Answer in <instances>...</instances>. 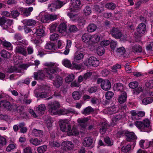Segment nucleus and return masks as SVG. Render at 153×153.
I'll use <instances>...</instances> for the list:
<instances>
[{
	"label": "nucleus",
	"instance_id": "obj_42",
	"mask_svg": "<svg viewBox=\"0 0 153 153\" xmlns=\"http://www.w3.org/2000/svg\"><path fill=\"white\" fill-rule=\"evenodd\" d=\"M153 102V99L150 97H146L142 101V103L144 105H147L152 103Z\"/></svg>",
	"mask_w": 153,
	"mask_h": 153
},
{
	"label": "nucleus",
	"instance_id": "obj_43",
	"mask_svg": "<svg viewBox=\"0 0 153 153\" xmlns=\"http://www.w3.org/2000/svg\"><path fill=\"white\" fill-rule=\"evenodd\" d=\"M62 64L65 67L71 68L72 64L70 61L67 59H65L62 61Z\"/></svg>",
	"mask_w": 153,
	"mask_h": 153
},
{
	"label": "nucleus",
	"instance_id": "obj_12",
	"mask_svg": "<svg viewBox=\"0 0 153 153\" xmlns=\"http://www.w3.org/2000/svg\"><path fill=\"white\" fill-rule=\"evenodd\" d=\"M15 52L16 53L21 54L25 56L27 55L26 48L20 45H17L16 46L15 50Z\"/></svg>",
	"mask_w": 153,
	"mask_h": 153
},
{
	"label": "nucleus",
	"instance_id": "obj_41",
	"mask_svg": "<svg viewBox=\"0 0 153 153\" xmlns=\"http://www.w3.org/2000/svg\"><path fill=\"white\" fill-rule=\"evenodd\" d=\"M0 54L2 57L6 58H8L11 56L8 52L4 50L1 51Z\"/></svg>",
	"mask_w": 153,
	"mask_h": 153
},
{
	"label": "nucleus",
	"instance_id": "obj_23",
	"mask_svg": "<svg viewBox=\"0 0 153 153\" xmlns=\"http://www.w3.org/2000/svg\"><path fill=\"white\" fill-rule=\"evenodd\" d=\"M127 98V95L126 92H123V93L118 97V102L120 104L123 103L126 101Z\"/></svg>",
	"mask_w": 153,
	"mask_h": 153
},
{
	"label": "nucleus",
	"instance_id": "obj_34",
	"mask_svg": "<svg viewBox=\"0 0 153 153\" xmlns=\"http://www.w3.org/2000/svg\"><path fill=\"white\" fill-rule=\"evenodd\" d=\"M84 55L82 53L76 52L74 54V61L76 62L82 59Z\"/></svg>",
	"mask_w": 153,
	"mask_h": 153
},
{
	"label": "nucleus",
	"instance_id": "obj_9",
	"mask_svg": "<svg viewBox=\"0 0 153 153\" xmlns=\"http://www.w3.org/2000/svg\"><path fill=\"white\" fill-rule=\"evenodd\" d=\"M13 24L12 20L8 19L6 20L4 17L0 18V25L4 29L7 30L9 27Z\"/></svg>",
	"mask_w": 153,
	"mask_h": 153
},
{
	"label": "nucleus",
	"instance_id": "obj_29",
	"mask_svg": "<svg viewBox=\"0 0 153 153\" xmlns=\"http://www.w3.org/2000/svg\"><path fill=\"white\" fill-rule=\"evenodd\" d=\"M30 143L35 146H37L41 144L42 141L39 140L38 139L33 137L30 139L29 140Z\"/></svg>",
	"mask_w": 153,
	"mask_h": 153
},
{
	"label": "nucleus",
	"instance_id": "obj_4",
	"mask_svg": "<svg viewBox=\"0 0 153 153\" xmlns=\"http://www.w3.org/2000/svg\"><path fill=\"white\" fill-rule=\"evenodd\" d=\"M0 107L6 109L10 111L13 109V110L20 112L22 111V108L20 106H17L16 105H11L10 103L7 100L0 101Z\"/></svg>",
	"mask_w": 153,
	"mask_h": 153
},
{
	"label": "nucleus",
	"instance_id": "obj_60",
	"mask_svg": "<svg viewBox=\"0 0 153 153\" xmlns=\"http://www.w3.org/2000/svg\"><path fill=\"white\" fill-rule=\"evenodd\" d=\"M81 68V65L75 63H72L70 68L71 69H75L76 70H79Z\"/></svg>",
	"mask_w": 153,
	"mask_h": 153
},
{
	"label": "nucleus",
	"instance_id": "obj_52",
	"mask_svg": "<svg viewBox=\"0 0 153 153\" xmlns=\"http://www.w3.org/2000/svg\"><path fill=\"white\" fill-rule=\"evenodd\" d=\"M47 149L46 145H43L39 146L37 148V151L39 153H43L46 151Z\"/></svg>",
	"mask_w": 153,
	"mask_h": 153
},
{
	"label": "nucleus",
	"instance_id": "obj_33",
	"mask_svg": "<svg viewBox=\"0 0 153 153\" xmlns=\"http://www.w3.org/2000/svg\"><path fill=\"white\" fill-rule=\"evenodd\" d=\"M23 22L24 23L29 26L35 25L36 24V21L33 19H25Z\"/></svg>",
	"mask_w": 153,
	"mask_h": 153
},
{
	"label": "nucleus",
	"instance_id": "obj_28",
	"mask_svg": "<svg viewBox=\"0 0 153 153\" xmlns=\"http://www.w3.org/2000/svg\"><path fill=\"white\" fill-rule=\"evenodd\" d=\"M46 108L44 104H41L36 108V111L39 114H41L44 113Z\"/></svg>",
	"mask_w": 153,
	"mask_h": 153
},
{
	"label": "nucleus",
	"instance_id": "obj_45",
	"mask_svg": "<svg viewBox=\"0 0 153 153\" xmlns=\"http://www.w3.org/2000/svg\"><path fill=\"white\" fill-rule=\"evenodd\" d=\"M42 131L39 130L34 129L32 131V134L36 137L40 136L42 134Z\"/></svg>",
	"mask_w": 153,
	"mask_h": 153
},
{
	"label": "nucleus",
	"instance_id": "obj_11",
	"mask_svg": "<svg viewBox=\"0 0 153 153\" xmlns=\"http://www.w3.org/2000/svg\"><path fill=\"white\" fill-rule=\"evenodd\" d=\"M69 9L71 11L75 10L81 7L80 0H71Z\"/></svg>",
	"mask_w": 153,
	"mask_h": 153
},
{
	"label": "nucleus",
	"instance_id": "obj_55",
	"mask_svg": "<svg viewBox=\"0 0 153 153\" xmlns=\"http://www.w3.org/2000/svg\"><path fill=\"white\" fill-rule=\"evenodd\" d=\"M2 45L4 47L10 48V50L12 48V46L11 43L10 42H7L5 40L4 41L2 40Z\"/></svg>",
	"mask_w": 153,
	"mask_h": 153
},
{
	"label": "nucleus",
	"instance_id": "obj_18",
	"mask_svg": "<svg viewBox=\"0 0 153 153\" xmlns=\"http://www.w3.org/2000/svg\"><path fill=\"white\" fill-rule=\"evenodd\" d=\"M146 30V25L143 23H141L139 24L137 28V32L140 34L144 33Z\"/></svg>",
	"mask_w": 153,
	"mask_h": 153
},
{
	"label": "nucleus",
	"instance_id": "obj_24",
	"mask_svg": "<svg viewBox=\"0 0 153 153\" xmlns=\"http://www.w3.org/2000/svg\"><path fill=\"white\" fill-rule=\"evenodd\" d=\"M100 37L97 34L91 35L90 43L92 44L97 43L100 40Z\"/></svg>",
	"mask_w": 153,
	"mask_h": 153
},
{
	"label": "nucleus",
	"instance_id": "obj_49",
	"mask_svg": "<svg viewBox=\"0 0 153 153\" xmlns=\"http://www.w3.org/2000/svg\"><path fill=\"white\" fill-rule=\"evenodd\" d=\"M16 44L18 45L22 46V47L27 46L28 44V42L25 39H23L22 40L17 42L15 43Z\"/></svg>",
	"mask_w": 153,
	"mask_h": 153
},
{
	"label": "nucleus",
	"instance_id": "obj_36",
	"mask_svg": "<svg viewBox=\"0 0 153 153\" xmlns=\"http://www.w3.org/2000/svg\"><path fill=\"white\" fill-rule=\"evenodd\" d=\"M113 89L115 91H120L123 93V87L122 85L120 83H118L115 84L113 87Z\"/></svg>",
	"mask_w": 153,
	"mask_h": 153
},
{
	"label": "nucleus",
	"instance_id": "obj_21",
	"mask_svg": "<svg viewBox=\"0 0 153 153\" xmlns=\"http://www.w3.org/2000/svg\"><path fill=\"white\" fill-rule=\"evenodd\" d=\"M33 10V8L32 7H30L27 8H20V10L21 12L24 15L26 16H29L31 14V12Z\"/></svg>",
	"mask_w": 153,
	"mask_h": 153
},
{
	"label": "nucleus",
	"instance_id": "obj_46",
	"mask_svg": "<svg viewBox=\"0 0 153 153\" xmlns=\"http://www.w3.org/2000/svg\"><path fill=\"white\" fill-rule=\"evenodd\" d=\"M97 52L98 55H102L105 52V50L103 47L99 46L97 49Z\"/></svg>",
	"mask_w": 153,
	"mask_h": 153
},
{
	"label": "nucleus",
	"instance_id": "obj_39",
	"mask_svg": "<svg viewBox=\"0 0 153 153\" xmlns=\"http://www.w3.org/2000/svg\"><path fill=\"white\" fill-rule=\"evenodd\" d=\"M97 26L94 24H91L89 25L87 28L88 31L90 33L93 32L96 30Z\"/></svg>",
	"mask_w": 153,
	"mask_h": 153
},
{
	"label": "nucleus",
	"instance_id": "obj_62",
	"mask_svg": "<svg viewBox=\"0 0 153 153\" xmlns=\"http://www.w3.org/2000/svg\"><path fill=\"white\" fill-rule=\"evenodd\" d=\"M121 68V65H120L117 64L112 66L111 67V69L112 72H117V70L120 69Z\"/></svg>",
	"mask_w": 153,
	"mask_h": 153
},
{
	"label": "nucleus",
	"instance_id": "obj_50",
	"mask_svg": "<svg viewBox=\"0 0 153 153\" xmlns=\"http://www.w3.org/2000/svg\"><path fill=\"white\" fill-rule=\"evenodd\" d=\"M93 111V109L91 106H88L85 108L82 113L83 114H88Z\"/></svg>",
	"mask_w": 153,
	"mask_h": 153
},
{
	"label": "nucleus",
	"instance_id": "obj_38",
	"mask_svg": "<svg viewBox=\"0 0 153 153\" xmlns=\"http://www.w3.org/2000/svg\"><path fill=\"white\" fill-rule=\"evenodd\" d=\"M7 72L9 73H12L14 72H20V71L19 70L17 65H15L14 66H12L8 68Z\"/></svg>",
	"mask_w": 153,
	"mask_h": 153
},
{
	"label": "nucleus",
	"instance_id": "obj_35",
	"mask_svg": "<svg viewBox=\"0 0 153 153\" xmlns=\"http://www.w3.org/2000/svg\"><path fill=\"white\" fill-rule=\"evenodd\" d=\"M53 122V120L51 118L49 117H47L46 120L45 121V123L48 129L50 128L52 126V124Z\"/></svg>",
	"mask_w": 153,
	"mask_h": 153
},
{
	"label": "nucleus",
	"instance_id": "obj_25",
	"mask_svg": "<svg viewBox=\"0 0 153 153\" xmlns=\"http://www.w3.org/2000/svg\"><path fill=\"white\" fill-rule=\"evenodd\" d=\"M45 48L48 52L52 53L55 50V45L53 43H48L46 44Z\"/></svg>",
	"mask_w": 153,
	"mask_h": 153
},
{
	"label": "nucleus",
	"instance_id": "obj_61",
	"mask_svg": "<svg viewBox=\"0 0 153 153\" xmlns=\"http://www.w3.org/2000/svg\"><path fill=\"white\" fill-rule=\"evenodd\" d=\"M146 86L149 88H152L153 87V80L147 81L146 83Z\"/></svg>",
	"mask_w": 153,
	"mask_h": 153
},
{
	"label": "nucleus",
	"instance_id": "obj_37",
	"mask_svg": "<svg viewBox=\"0 0 153 153\" xmlns=\"http://www.w3.org/2000/svg\"><path fill=\"white\" fill-rule=\"evenodd\" d=\"M59 7L58 5H56L54 1L48 5V8L51 12L55 11L56 9H59Z\"/></svg>",
	"mask_w": 153,
	"mask_h": 153
},
{
	"label": "nucleus",
	"instance_id": "obj_6",
	"mask_svg": "<svg viewBox=\"0 0 153 153\" xmlns=\"http://www.w3.org/2000/svg\"><path fill=\"white\" fill-rule=\"evenodd\" d=\"M59 103L57 101H54L51 103V106L49 109V112L52 114L56 115L59 113Z\"/></svg>",
	"mask_w": 153,
	"mask_h": 153
},
{
	"label": "nucleus",
	"instance_id": "obj_10",
	"mask_svg": "<svg viewBox=\"0 0 153 153\" xmlns=\"http://www.w3.org/2000/svg\"><path fill=\"white\" fill-rule=\"evenodd\" d=\"M130 113L131 117L133 119L136 120H139L143 117L145 114V112L143 111H137L135 110L131 111Z\"/></svg>",
	"mask_w": 153,
	"mask_h": 153
},
{
	"label": "nucleus",
	"instance_id": "obj_13",
	"mask_svg": "<svg viewBox=\"0 0 153 153\" xmlns=\"http://www.w3.org/2000/svg\"><path fill=\"white\" fill-rule=\"evenodd\" d=\"M38 20L43 23L48 22H49L48 14H46L44 12L40 13L37 17Z\"/></svg>",
	"mask_w": 153,
	"mask_h": 153
},
{
	"label": "nucleus",
	"instance_id": "obj_8",
	"mask_svg": "<svg viewBox=\"0 0 153 153\" xmlns=\"http://www.w3.org/2000/svg\"><path fill=\"white\" fill-rule=\"evenodd\" d=\"M97 82L98 84L101 83V88L104 90H108L111 87V83L108 79L103 80L99 78L98 79Z\"/></svg>",
	"mask_w": 153,
	"mask_h": 153
},
{
	"label": "nucleus",
	"instance_id": "obj_14",
	"mask_svg": "<svg viewBox=\"0 0 153 153\" xmlns=\"http://www.w3.org/2000/svg\"><path fill=\"white\" fill-rule=\"evenodd\" d=\"M110 34L112 36L116 39H119L122 36L120 31L117 28H112L111 30Z\"/></svg>",
	"mask_w": 153,
	"mask_h": 153
},
{
	"label": "nucleus",
	"instance_id": "obj_63",
	"mask_svg": "<svg viewBox=\"0 0 153 153\" xmlns=\"http://www.w3.org/2000/svg\"><path fill=\"white\" fill-rule=\"evenodd\" d=\"M138 85V84L137 82L136 81H134L131 82L129 84V87L133 89H134L137 87Z\"/></svg>",
	"mask_w": 153,
	"mask_h": 153
},
{
	"label": "nucleus",
	"instance_id": "obj_5",
	"mask_svg": "<svg viewBox=\"0 0 153 153\" xmlns=\"http://www.w3.org/2000/svg\"><path fill=\"white\" fill-rule=\"evenodd\" d=\"M136 126L139 129L145 130L150 128V122L148 119H145L142 122L137 121L135 123Z\"/></svg>",
	"mask_w": 153,
	"mask_h": 153
},
{
	"label": "nucleus",
	"instance_id": "obj_1",
	"mask_svg": "<svg viewBox=\"0 0 153 153\" xmlns=\"http://www.w3.org/2000/svg\"><path fill=\"white\" fill-rule=\"evenodd\" d=\"M61 130L63 132H66L68 136L77 135L79 131L74 127L72 128L69 122L67 120H61L59 122Z\"/></svg>",
	"mask_w": 153,
	"mask_h": 153
},
{
	"label": "nucleus",
	"instance_id": "obj_15",
	"mask_svg": "<svg viewBox=\"0 0 153 153\" xmlns=\"http://www.w3.org/2000/svg\"><path fill=\"white\" fill-rule=\"evenodd\" d=\"M61 145L65 150H71L74 146L73 143L69 141H63Z\"/></svg>",
	"mask_w": 153,
	"mask_h": 153
},
{
	"label": "nucleus",
	"instance_id": "obj_2",
	"mask_svg": "<svg viewBox=\"0 0 153 153\" xmlns=\"http://www.w3.org/2000/svg\"><path fill=\"white\" fill-rule=\"evenodd\" d=\"M44 65L47 67V68H44V71L47 75V77L51 79L53 78V74L57 73L60 71L59 67V65L56 62H46L44 64Z\"/></svg>",
	"mask_w": 153,
	"mask_h": 153
},
{
	"label": "nucleus",
	"instance_id": "obj_16",
	"mask_svg": "<svg viewBox=\"0 0 153 153\" xmlns=\"http://www.w3.org/2000/svg\"><path fill=\"white\" fill-rule=\"evenodd\" d=\"M62 78L59 76H57L53 81V84L56 88H59L62 85Z\"/></svg>",
	"mask_w": 153,
	"mask_h": 153
},
{
	"label": "nucleus",
	"instance_id": "obj_27",
	"mask_svg": "<svg viewBox=\"0 0 153 153\" xmlns=\"http://www.w3.org/2000/svg\"><path fill=\"white\" fill-rule=\"evenodd\" d=\"M45 28L42 26H40L37 28L35 31V33L37 36L39 37L44 36L45 35Z\"/></svg>",
	"mask_w": 153,
	"mask_h": 153
},
{
	"label": "nucleus",
	"instance_id": "obj_54",
	"mask_svg": "<svg viewBox=\"0 0 153 153\" xmlns=\"http://www.w3.org/2000/svg\"><path fill=\"white\" fill-rule=\"evenodd\" d=\"M106 130V124L105 123H102L101 128L100 130V132L102 135L104 134Z\"/></svg>",
	"mask_w": 153,
	"mask_h": 153
},
{
	"label": "nucleus",
	"instance_id": "obj_58",
	"mask_svg": "<svg viewBox=\"0 0 153 153\" xmlns=\"http://www.w3.org/2000/svg\"><path fill=\"white\" fill-rule=\"evenodd\" d=\"M59 35L58 34L53 33L50 35V40L52 41H55L59 39Z\"/></svg>",
	"mask_w": 153,
	"mask_h": 153
},
{
	"label": "nucleus",
	"instance_id": "obj_20",
	"mask_svg": "<svg viewBox=\"0 0 153 153\" xmlns=\"http://www.w3.org/2000/svg\"><path fill=\"white\" fill-rule=\"evenodd\" d=\"M45 76V74L42 71H39L36 73L34 74V78L35 79L42 80L44 79Z\"/></svg>",
	"mask_w": 153,
	"mask_h": 153
},
{
	"label": "nucleus",
	"instance_id": "obj_51",
	"mask_svg": "<svg viewBox=\"0 0 153 153\" xmlns=\"http://www.w3.org/2000/svg\"><path fill=\"white\" fill-rule=\"evenodd\" d=\"M67 14L72 21H76L78 19V16L76 14H74L71 13H68Z\"/></svg>",
	"mask_w": 153,
	"mask_h": 153
},
{
	"label": "nucleus",
	"instance_id": "obj_57",
	"mask_svg": "<svg viewBox=\"0 0 153 153\" xmlns=\"http://www.w3.org/2000/svg\"><path fill=\"white\" fill-rule=\"evenodd\" d=\"M74 76L72 74H69L65 78V81L66 82L69 83L74 79Z\"/></svg>",
	"mask_w": 153,
	"mask_h": 153
},
{
	"label": "nucleus",
	"instance_id": "obj_3",
	"mask_svg": "<svg viewBox=\"0 0 153 153\" xmlns=\"http://www.w3.org/2000/svg\"><path fill=\"white\" fill-rule=\"evenodd\" d=\"M50 87L49 86H41L38 91H34L35 96L36 97L45 98L48 97L50 92Z\"/></svg>",
	"mask_w": 153,
	"mask_h": 153
},
{
	"label": "nucleus",
	"instance_id": "obj_64",
	"mask_svg": "<svg viewBox=\"0 0 153 153\" xmlns=\"http://www.w3.org/2000/svg\"><path fill=\"white\" fill-rule=\"evenodd\" d=\"M131 149V146L130 145H128L126 146H123L121 149V150L123 152H128Z\"/></svg>",
	"mask_w": 153,
	"mask_h": 153
},
{
	"label": "nucleus",
	"instance_id": "obj_17",
	"mask_svg": "<svg viewBox=\"0 0 153 153\" xmlns=\"http://www.w3.org/2000/svg\"><path fill=\"white\" fill-rule=\"evenodd\" d=\"M119 108L118 106L117 105H114L106 109L105 111L107 112L108 114H112L117 112Z\"/></svg>",
	"mask_w": 153,
	"mask_h": 153
},
{
	"label": "nucleus",
	"instance_id": "obj_53",
	"mask_svg": "<svg viewBox=\"0 0 153 153\" xmlns=\"http://www.w3.org/2000/svg\"><path fill=\"white\" fill-rule=\"evenodd\" d=\"M105 7L108 9L114 10L116 6L113 3H108L105 4Z\"/></svg>",
	"mask_w": 153,
	"mask_h": 153
},
{
	"label": "nucleus",
	"instance_id": "obj_26",
	"mask_svg": "<svg viewBox=\"0 0 153 153\" xmlns=\"http://www.w3.org/2000/svg\"><path fill=\"white\" fill-rule=\"evenodd\" d=\"M93 141V140L90 137H86L84 139L82 144L85 146L88 147L92 144Z\"/></svg>",
	"mask_w": 153,
	"mask_h": 153
},
{
	"label": "nucleus",
	"instance_id": "obj_31",
	"mask_svg": "<svg viewBox=\"0 0 153 153\" xmlns=\"http://www.w3.org/2000/svg\"><path fill=\"white\" fill-rule=\"evenodd\" d=\"M91 37V35L88 33H85L82 35V40L84 42L90 43Z\"/></svg>",
	"mask_w": 153,
	"mask_h": 153
},
{
	"label": "nucleus",
	"instance_id": "obj_19",
	"mask_svg": "<svg viewBox=\"0 0 153 153\" xmlns=\"http://www.w3.org/2000/svg\"><path fill=\"white\" fill-rule=\"evenodd\" d=\"M88 120V118H79L77 120V121L79 125L82 128H85L87 126V122Z\"/></svg>",
	"mask_w": 153,
	"mask_h": 153
},
{
	"label": "nucleus",
	"instance_id": "obj_30",
	"mask_svg": "<svg viewBox=\"0 0 153 153\" xmlns=\"http://www.w3.org/2000/svg\"><path fill=\"white\" fill-rule=\"evenodd\" d=\"M126 139L128 141H131L136 138V136L133 132H126Z\"/></svg>",
	"mask_w": 153,
	"mask_h": 153
},
{
	"label": "nucleus",
	"instance_id": "obj_56",
	"mask_svg": "<svg viewBox=\"0 0 153 153\" xmlns=\"http://www.w3.org/2000/svg\"><path fill=\"white\" fill-rule=\"evenodd\" d=\"M72 96L75 100H77L80 99L81 95L79 92L75 91L73 93Z\"/></svg>",
	"mask_w": 153,
	"mask_h": 153
},
{
	"label": "nucleus",
	"instance_id": "obj_44",
	"mask_svg": "<svg viewBox=\"0 0 153 153\" xmlns=\"http://www.w3.org/2000/svg\"><path fill=\"white\" fill-rule=\"evenodd\" d=\"M20 11V8L16 10H13L11 11V15L13 17L16 18L19 15Z\"/></svg>",
	"mask_w": 153,
	"mask_h": 153
},
{
	"label": "nucleus",
	"instance_id": "obj_59",
	"mask_svg": "<svg viewBox=\"0 0 153 153\" xmlns=\"http://www.w3.org/2000/svg\"><path fill=\"white\" fill-rule=\"evenodd\" d=\"M49 22L53 21L57 19L58 15L55 14H48Z\"/></svg>",
	"mask_w": 153,
	"mask_h": 153
},
{
	"label": "nucleus",
	"instance_id": "obj_7",
	"mask_svg": "<svg viewBox=\"0 0 153 153\" xmlns=\"http://www.w3.org/2000/svg\"><path fill=\"white\" fill-rule=\"evenodd\" d=\"M83 63L87 66L91 65L94 67H97L99 65V62L96 57L94 56H91L88 59L87 61H84Z\"/></svg>",
	"mask_w": 153,
	"mask_h": 153
},
{
	"label": "nucleus",
	"instance_id": "obj_22",
	"mask_svg": "<svg viewBox=\"0 0 153 153\" xmlns=\"http://www.w3.org/2000/svg\"><path fill=\"white\" fill-rule=\"evenodd\" d=\"M59 112V113L58 114L65 115H67L70 113H75V111L73 109L69 108L68 109H60Z\"/></svg>",
	"mask_w": 153,
	"mask_h": 153
},
{
	"label": "nucleus",
	"instance_id": "obj_48",
	"mask_svg": "<svg viewBox=\"0 0 153 153\" xmlns=\"http://www.w3.org/2000/svg\"><path fill=\"white\" fill-rule=\"evenodd\" d=\"M32 64L30 63L23 64L21 65H17L19 70H20V69H26L29 67Z\"/></svg>",
	"mask_w": 153,
	"mask_h": 153
},
{
	"label": "nucleus",
	"instance_id": "obj_40",
	"mask_svg": "<svg viewBox=\"0 0 153 153\" xmlns=\"http://www.w3.org/2000/svg\"><path fill=\"white\" fill-rule=\"evenodd\" d=\"M132 51L134 53L141 52L142 50V47L139 45H134L132 48Z\"/></svg>",
	"mask_w": 153,
	"mask_h": 153
},
{
	"label": "nucleus",
	"instance_id": "obj_47",
	"mask_svg": "<svg viewBox=\"0 0 153 153\" xmlns=\"http://www.w3.org/2000/svg\"><path fill=\"white\" fill-rule=\"evenodd\" d=\"M117 55H123L126 52V50L124 47H121L118 48L116 51Z\"/></svg>",
	"mask_w": 153,
	"mask_h": 153
},
{
	"label": "nucleus",
	"instance_id": "obj_32",
	"mask_svg": "<svg viewBox=\"0 0 153 153\" xmlns=\"http://www.w3.org/2000/svg\"><path fill=\"white\" fill-rule=\"evenodd\" d=\"M66 24L65 23L63 22L61 24L59 25L58 27V30L60 33H62L66 31Z\"/></svg>",
	"mask_w": 153,
	"mask_h": 153
}]
</instances>
